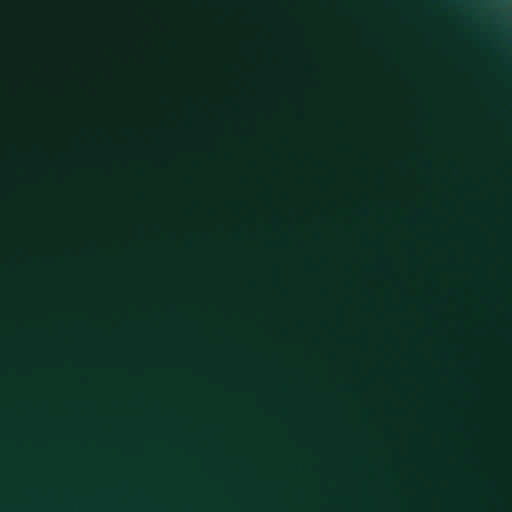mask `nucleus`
<instances>
[{
	"instance_id": "f03ea898",
	"label": "nucleus",
	"mask_w": 512,
	"mask_h": 512,
	"mask_svg": "<svg viewBox=\"0 0 512 512\" xmlns=\"http://www.w3.org/2000/svg\"><path fill=\"white\" fill-rule=\"evenodd\" d=\"M183 104L186 107L191 108L194 105V99L190 96H186L183 98Z\"/></svg>"
},
{
	"instance_id": "f257e3e1",
	"label": "nucleus",
	"mask_w": 512,
	"mask_h": 512,
	"mask_svg": "<svg viewBox=\"0 0 512 512\" xmlns=\"http://www.w3.org/2000/svg\"><path fill=\"white\" fill-rule=\"evenodd\" d=\"M224 106L228 109L238 110L241 107V102L235 98L228 97L223 102Z\"/></svg>"
}]
</instances>
